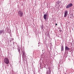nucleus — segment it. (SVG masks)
<instances>
[{
	"mask_svg": "<svg viewBox=\"0 0 74 74\" xmlns=\"http://www.w3.org/2000/svg\"><path fill=\"white\" fill-rule=\"evenodd\" d=\"M61 51H64V47L63 46V45H62L61 46Z\"/></svg>",
	"mask_w": 74,
	"mask_h": 74,
	"instance_id": "obj_8",
	"label": "nucleus"
},
{
	"mask_svg": "<svg viewBox=\"0 0 74 74\" xmlns=\"http://www.w3.org/2000/svg\"><path fill=\"white\" fill-rule=\"evenodd\" d=\"M40 27L42 28H42H43V25H42V26H41Z\"/></svg>",
	"mask_w": 74,
	"mask_h": 74,
	"instance_id": "obj_13",
	"label": "nucleus"
},
{
	"mask_svg": "<svg viewBox=\"0 0 74 74\" xmlns=\"http://www.w3.org/2000/svg\"><path fill=\"white\" fill-rule=\"evenodd\" d=\"M59 31L60 32H62V29H61V28H59Z\"/></svg>",
	"mask_w": 74,
	"mask_h": 74,
	"instance_id": "obj_12",
	"label": "nucleus"
},
{
	"mask_svg": "<svg viewBox=\"0 0 74 74\" xmlns=\"http://www.w3.org/2000/svg\"><path fill=\"white\" fill-rule=\"evenodd\" d=\"M51 68H49L47 70V74H51Z\"/></svg>",
	"mask_w": 74,
	"mask_h": 74,
	"instance_id": "obj_4",
	"label": "nucleus"
},
{
	"mask_svg": "<svg viewBox=\"0 0 74 74\" xmlns=\"http://www.w3.org/2000/svg\"><path fill=\"white\" fill-rule=\"evenodd\" d=\"M13 40H14V38H13Z\"/></svg>",
	"mask_w": 74,
	"mask_h": 74,
	"instance_id": "obj_20",
	"label": "nucleus"
},
{
	"mask_svg": "<svg viewBox=\"0 0 74 74\" xmlns=\"http://www.w3.org/2000/svg\"><path fill=\"white\" fill-rule=\"evenodd\" d=\"M21 53L22 55H23L22 56V58L23 59V57L24 58H25V55L26 54V53H25V50H24V49L23 48L22 49H21Z\"/></svg>",
	"mask_w": 74,
	"mask_h": 74,
	"instance_id": "obj_1",
	"label": "nucleus"
},
{
	"mask_svg": "<svg viewBox=\"0 0 74 74\" xmlns=\"http://www.w3.org/2000/svg\"><path fill=\"white\" fill-rule=\"evenodd\" d=\"M18 14L21 17H22V16H23V13L22 12V11H19L18 12Z\"/></svg>",
	"mask_w": 74,
	"mask_h": 74,
	"instance_id": "obj_3",
	"label": "nucleus"
},
{
	"mask_svg": "<svg viewBox=\"0 0 74 74\" xmlns=\"http://www.w3.org/2000/svg\"><path fill=\"white\" fill-rule=\"evenodd\" d=\"M38 47H40V45H38Z\"/></svg>",
	"mask_w": 74,
	"mask_h": 74,
	"instance_id": "obj_19",
	"label": "nucleus"
},
{
	"mask_svg": "<svg viewBox=\"0 0 74 74\" xmlns=\"http://www.w3.org/2000/svg\"><path fill=\"white\" fill-rule=\"evenodd\" d=\"M55 25L56 26H57V25H58V24H57L56 23Z\"/></svg>",
	"mask_w": 74,
	"mask_h": 74,
	"instance_id": "obj_16",
	"label": "nucleus"
},
{
	"mask_svg": "<svg viewBox=\"0 0 74 74\" xmlns=\"http://www.w3.org/2000/svg\"><path fill=\"white\" fill-rule=\"evenodd\" d=\"M43 16L44 19H46V18L47 17V15L46 14H45Z\"/></svg>",
	"mask_w": 74,
	"mask_h": 74,
	"instance_id": "obj_11",
	"label": "nucleus"
},
{
	"mask_svg": "<svg viewBox=\"0 0 74 74\" xmlns=\"http://www.w3.org/2000/svg\"><path fill=\"white\" fill-rule=\"evenodd\" d=\"M3 30H0V34H2V33H4V32H3Z\"/></svg>",
	"mask_w": 74,
	"mask_h": 74,
	"instance_id": "obj_9",
	"label": "nucleus"
},
{
	"mask_svg": "<svg viewBox=\"0 0 74 74\" xmlns=\"http://www.w3.org/2000/svg\"><path fill=\"white\" fill-rule=\"evenodd\" d=\"M72 6H73V4H72V3H70L66 6V8H69L70 7H71Z\"/></svg>",
	"mask_w": 74,
	"mask_h": 74,
	"instance_id": "obj_5",
	"label": "nucleus"
},
{
	"mask_svg": "<svg viewBox=\"0 0 74 74\" xmlns=\"http://www.w3.org/2000/svg\"><path fill=\"white\" fill-rule=\"evenodd\" d=\"M45 19V21H47V19Z\"/></svg>",
	"mask_w": 74,
	"mask_h": 74,
	"instance_id": "obj_15",
	"label": "nucleus"
},
{
	"mask_svg": "<svg viewBox=\"0 0 74 74\" xmlns=\"http://www.w3.org/2000/svg\"><path fill=\"white\" fill-rule=\"evenodd\" d=\"M61 24H62V23H61Z\"/></svg>",
	"mask_w": 74,
	"mask_h": 74,
	"instance_id": "obj_21",
	"label": "nucleus"
},
{
	"mask_svg": "<svg viewBox=\"0 0 74 74\" xmlns=\"http://www.w3.org/2000/svg\"><path fill=\"white\" fill-rule=\"evenodd\" d=\"M4 62L5 63V64H9V62H10V61L9 60H8V59L7 58H5L4 59Z\"/></svg>",
	"mask_w": 74,
	"mask_h": 74,
	"instance_id": "obj_2",
	"label": "nucleus"
},
{
	"mask_svg": "<svg viewBox=\"0 0 74 74\" xmlns=\"http://www.w3.org/2000/svg\"><path fill=\"white\" fill-rule=\"evenodd\" d=\"M17 50L18 51V52H19L20 54H21V51H20V49H19V48H18Z\"/></svg>",
	"mask_w": 74,
	"mask_h": 74,
	"instance_id": "obj_10",
	"label": "nucleus"
},
{
	"mask_svg": "<svg viewBox=\"0 0 74 74\" xmlns=\"http://www.w3.org/2000/svg\"><path fill=\"white\" fill-rule=\"evenodd\" d=\"M11 40H10V42H11Z\"/></svg>",
	"mask_w": 74,
	"mask_h": 74,
	"instance_id": "obj_18",
	"label": "nucleus"
},
{
	"mask_svg": "<svg viewBox=\"0 0 74 74\" xmlns=\"http://www.w3.org/2000/svg\"><path fill=\"white\" fill-rule=\"evenodd\" d=\"M66 73H65V74H66Z\"/></svg>",
	"mask_w": 74,
	"mask_h": 74,
	"instance_id": "obj_23",
	"label": "nucleus"
},
{
	"mask_svg": "<svg viewBox=\"0 0 74 74\" xmlns=\"http://www.w3.org/2000/svg\"><path fill=\"white\" fill-rule=\"evenodd\" d=\"M64 17H66L67 16V15H68V11L67 10H65L64 12Z\"/></svg>",
	"mask_w": 74,
	"mask_h": 74,
	"instance_id": "obj_6",
	"label": "nucleus"
},
{
	"mask_svg": "<svg viewBox=\"0 0 74 74\" xmlns=\"http://www.w3.org/2000/svg\"><path fill=\"white\" fill-rule=\"evenodd\" d=\"M47 35H48V37H49V34L48 33L47 34Z\"/></svg>",
	"mask_w": 74,
	"mask_h": 74,
	"instance_id": "obj_14",
	"label": "nucleus"
},
{
	"mask_svg": "<svg viewBox=\"0 0 74 74\" xmlns=\"http://www.w3.org/2000/svg\"><path fill=\"white\" fill-rule=\"evenodd\" d=\"M70 48H69L67 46H65V52L66 51H69L70 50Z\"/></svg>",
	"mask_w": 74,
	"mask_h": 74,
	"instance_id": "obj_7",
	"label": "nucleus"
},
{
	"mask_svg": "<svg viewBox=\"0 0 74 74\" xmlns=\"http://www.w3.org/2000/svg\"><path fill=\"white\" fill-rule=\"evenodd\" d=\"M40 42H39L38 43V44H39V45H40Z\"/></svg>",
	"mask_w": 74,
	"mask_h": 74,
	"instance_id": "obj_17",
	"label": "nucleus"
},
{
	"mask_svg": "<svg viewBox=\"0 0 74 74\" xmlns=\"http://www.w3.org/2000/svg\"><path fill=\"white\" fill-rule=\"evenodd\" d=\"M41 20H42V19H41Z\"/></svg>",
	"mask_w": 74,
	"mask_h": 74,
	"instance_id": "obj_22",
	"label": "nucleus"
}]
</instances>
